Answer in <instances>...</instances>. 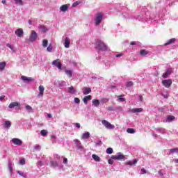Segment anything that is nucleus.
<instances>
[{"label": "nucleus", "mask_w": 178, "mask_h": 178, "mask_svg": "<svg viewBox=\"0 0 178 178\" xmlns=\"http://www.w3.org/2000/svg\"><path fill=\"white\" fill-rule=\"evenodd\" d=\"M40 134L41 136H42L43 137H45V136H47L48 134V131L43 129L40 131Z\"/></svg>", "instance_id": "39"}, {"label": "nucleus", "mask_w": 178, "mask_h": 178, "mask_svg": "<svg viewBox=\"0 0 178 178\" xmlns=\"http://www.w3.org/2000/svg\"><path fill=\"white\" fill-rule=\"evenodd\" d=\"M6 47H8V48H10V49H11V51H13V52H15V48L13 47V46H12V44L8 43L6 44Z\"/></svg>", "instance_id": "42"}, {"label": "nucleus", "mask_w": 178, "mask_h": 178, "mask_svg": "<svg viewBox=\"0 0 178 178\" xmlns=\"http://www.w3.org/2000/svg\"><path fill=\"white\" fill-rule=\"evenodd\" d=\"M34 149L35 151H40L41 150V147L40 146V145H37L34 147Z\"/></svg>", "instance_id": "46"}, {"label": "nucleus", "mask_w": 178, "mask_h": 178, "mask_svg": "<svg viewBox=\"0 0 178 178\" xmlns=\"http://www.w3.org/2000/svg\"><path fill=\"white\" fill-rule=\"evenodd\" d=\"M8 108H10V109H13V108H15V109L19 111L22 109V106L20 105V103L17 102H14L9 104Z\"/></svg>", "instance_id": "4"}, {"label": "nucleus", "mask_w": 178, "mask_h": 178, "mask_svg": "<svg viewBox=\"0 0 178 178\" xmlns=\"http://www.w3.org/2000/svg\"><path fill=\"white\" fill-rule=\"evenodd\" d=\"M124 95H120L117 97V101L118 102H124V101H126V99L123 97Z\"/></svg>", "instance_id": "26"}, {"label": "nucleus", "mask_w": 178, "mask_h": 178, "mask_svg": "<svg viewBox=\"0 0 178 178\" xmlns=\"http://www.w3.org/2000/svg\"><path fill=\"white\" fill-rule=\"evenodd\" d=\"M158 173H159V175H160V176H163V173H162V170H159V172H158Z\"/></svg>", "instance_id": "60"}, {"label": "nucleus", "mask_w": 178, "mask_h": 178, "mask_svg": "<svg viewBox=\"0 0 178 178\" xmlns=\"http://www.w3.org/2000/svg\"><path fill=\"white\" fill-rule=\"evenodd\" d=\"M102 124L107 130H113V129H115V126L111 124V122H108V120H102Z\"/></svg>", "instance_id": "2"}, {"label": "nucleus", "mask_w": 178, "mask_h": 178, "mask_svg": "<svg viewBox=\"0 0 178 178\" xmlns=\"http://www.w3.org/2000/svg\"><path fill=\"white\" fill-rule=\"evenodd\" d=\"M58 169H63V165H59L57 166Z\"/></svg>", "instance_id": "59"}, {"label": "nucleus", "mask_w": 178, "mask_h": 178, "mask_svg": "<svg viewBox=\"0 0 178 178\" xmlns=\"http://www.w3.org/2000/svg\"><path fill=\"white\" fill-rule=\"evenodd\" d=\"M140 112H143V108H130L128 111V113H140Z\"/></svg>", "instance_id": "12"}, {"label": "nucleus", "mask_w": 178, "mask_h": 178, "mask_svg": "<svg viewBox=\"0 0 178 178\" xmlns=\"http://www.w3.org/2000/svg\"><path fill=\"white\" fill-rule=\"evenodd\" d=\"M173 73V68L170 67L166 70L165 72L163 74V79H168L170 74Z\"/></svg>", "instance_id": "9"}, {"label": "nucleus", "mask_w": 178, "mask_h": 178, "mask_svg": "<svg viewBox=\"0 0 178 178\" xmlns=\"http://www.w3.org/2000/svg\"><path fill=\"white\" fill-rule=\"evenodd\" d=\"M38 164L40 165V166H42V161H38Z\"/></svg>", "instance_id": "62"}, {"label": "nucleus", "mask_w": 178, "mask_h": 178, "mask_svg": "<svg viewBox=\"0 0 178 178\" xmlns=\"http://www.w3.org/2000/svg\"><path fill=\"white\" fill-rule=\"evenodd\" d=\"M136 42H131L130 43L131 45H136Z\"/></svg>", "instance_id": "64"}, {"label": "nucleus", "mask_w": 178, "mask_h": 178, "mask_svg": "<svg viewBox=\"0 0 178 178\" xmlns=\"http://www.w3.org/2000/svg\"><path fill=\"white\" fill-rule=\"evenodd\" d=\"M82 92H83V95H87L91 92V88H87V87H83L82 88Z\"/></svg>", "instance_id": "17"}, {"label": "nucleus", "mask_w": 178, "mask_h": 178, "mask_svg": "<svg viewBox=\"0 0 178 178\" xmlns=\"http://www.w3.org/2000/svg\"><path fill=\"white\" fill-rule=\"evenodd\" d=\"M91 99H92V96L91 95H88L84 97V98L83 99V102L87 105L88 101H91Z\"/></svg>", "instance_id": "20"}, {"label": "nucleus", "mask_w": 178, "mask_h": 178, "mask_svg": "<svg viewBox=\"0 0 178 178\" xmlns=\"http://www.w3.org/2000/svg\"><path fill=\"white\" fill-rule=\"evenodd\" d=\"M127 87H131L133 86V82L132 81H129L127 83Z\"/></svg>", "instance_id": "51"}, {"label": "nucleus", "mask_w": 178, "mask_h": 178, "mask_svg": "<svg viewBox=\"0 0 178 178\" xmlns=\"http://www.w3.org/2000/svg\"><path fill=\"white\" fill-rule=\"evenodd\" d=\"M25 109L29 112V113H34V110H33V108L30 105H26Z\"/></svg>", "instance_id": "30"}, {"label": "nucleus", "mask_w": 178, "mask_h": 178, "mask_svg": "<svg viewBox=\"0 0 178 178\" xmlns=\"http://www.w3.org/2000/svg\"><path fill=\"white\" fill-rule=\"evenodd\" d=\"M51 65H53V66H56L60 70L62 69V64L60 63V60L59 59L52 61Z\"/></svg>", "instance_id": "11"}, {"label": "nucleus", "mask_w": 178, "mask_h": 178, "mask_svg": "<svg viewBox=\"0 0 178 178\" xmlns=\"http://www.w3.org/2000/svg\"><path fill=\"white\" fill-rule=\"evenodd\" d=\"M15 2L17 5H23V1L22 0H15Z\"/></svg>", "instance_id": "44"}, {"label": "nucleus", "mask_w": 178, "mask_h": 178, "mask_svg": "<svg viewBox=\"0 0 178 178\" xmlns=\"http://www.w3.org/2000/svg\"><path fill=\"white\" fill-rule=\"evenodd\" d=\"M147 173V170L145 168H142L140 170V175H145Z\"/></svg>", "instance_id": "50"}, {"label": "nucleus", "mask_w": 178, "mask_h": 178, "mask_svg": "<svg viewBox=\"0 0 178 178\" xmlns=\"http://www.w3.org/2000/svg\"><path fill=\"white\" fill-rule=\"evenodd\" d=\"M38 29L40 30L41 33H46L48 31V28H47L45 26H39Z\"/></svg>", "instance_id": "27"}, {"label": "nucleus", "mask_w": 178, "mask_h": 178, "mask_svg": "<svg viewBox=\"0 0 178 178\" xmlns=\"http://www.w3.org/2000/svg\"><path fill=\"white\" fill-rule=\"evenodd\" d=\"M106 154H113V149H112L111 147H108L106 149Z\"/></svg>", "instance_id": "41"}, {"label": "nucleus", "mask_w": 178, "mask_h": 178, "mask_svg": "<svg viewBox=\"0 0 178 178\" xmlns=\"http://www.w3.org/2000/svg\"><path fill=\"white\" fill-rule=\"evenodd\" d=\"M103 17L104 16L102 15V13H97L95 18V26H99V24H101V23L102 22Z\"/></svg>", "instance_id": "3"}, {"label": "nucleus", "mask_w": 178, "mask_h": 178, "mask_svg": "<svg viewBox=\"0 0 178 178\" xmlns=\"http://www.w3.org/2000/svg\"><path fill=\"white\" fill-rule=\"evenodd\" d=\"M74 143L77 149H79V151H83V145H81V142H80L79 139H74Z\"/></svg>", "instance_id": "10"}, {"label": "nucleus", "mask_w": 178, "mask_h": 178, "mask_svg": "<svg viewBox=\"0 0 178 178\" xmlns=\"http://www.w3.org/2000/svg\"><path fill=\"white\" fill-rule=\"evenodd\" d=\"M140 54L142 56H145L146 55H148V51H147L144 49H142V50H140Z\"/></svg>", "instance_id": "38"}, {"label": "nucleus", "mask_w": 178, "mask_h": 178, "mask_svg": "<svg viewBox=\"0 0 178 178\" xmlns=\"http://www.w3.org/2000/svg\"><path fill=\"white\" fill-rule=\"evenodd\" d=\"M21 79H22V80L25 81V83H30V81H34V79H33V78H31V77L29 78L26 76H22Z\"/></svg>", "instance_id": "19"}, {"label": "nucleus", "mask_w": 178, "mask_h": 178, "mask_svg": "<svg viewBox=\"0 0 178 178\" xmlns=\"http://www.w3.org/2000/svg\"><path fill=\"white\" fill-rule=\"evenodd\" d=\"M8 169L10 176H12L13 175V163H12L10 160L8 161Z\"/></svg>", "instance_id": "14"}, {"label": "nucleus", "mask_w": 178, "mask_h": 178, "mask_svg": "<svg viewBox=\"0 0 178 178\" xmlns=\"http://www.w3.org/2000/svg\"><path fill=\"white\" fill-rule=\"evenodd\" d=\"M126 158L122 152L117 153L116 155L111 156V159H115V161H122V159H124Z\"/></svg>", "instance_id": "5"}, {"label": "nucleus", "mask_w": 178, "mask_h": 178, "mask_svg": "<svg viewBox=\"0 0 178 178\" xmlns=\"http://www.w3.org/2000/svg\"><path fill=\"white\" fill-rule=\"evenodd\" d=\"M4 130H9L12 127V122L10 120H6L1 124Z\"/></svg>", "instance_id": "8"}, {"label": "nucleus", "mask_w": 178, "mask_h": 178, "mask_svg": "<svg viewBox=\"0 0 178 178\" xmlns=\"http://www.w3.org/2000/svg\"><path fill=\"white\" fill-rule=\"evenodd\" d=\"M122 55H123L122 54H117V55H115V57L120 58V56H122Z\"/></svg>", "instance_id": "61"}, {"label": "nucleus", "mask_w": 178, "mask_h": 178, "mask_svg": "<svg viewBox=\"0 0 178 178\" xmlns=\"http://www.w3.org/2000/svg\"><path fill=\"white\" fill-rule=\"evenodd\" d=\"M65 74L70 79L73 76V72L70 70H65Z\"/></svg>", "instance_id": "34"}, {"label": "nucleus", "mask_w": 178, "mask_h": 178, "mask_svg": "<svg viewBox=\"0 0 178 178\" xmlns=\"http://www.w3.org/2000/svg\"><path fill=\"white\" fill-rule=\"evenodd\" d=\"M75 127H77L78 129H80L81 126H80V123H75Z\"/></svg>", "instance_id": "57"}, {"label": "nucleus", "mask_w": 178, "mask_h": 178, "mask_svg": "<svg viewBox=\"0 0 178 178\" xmlns=\"http://www.w3.org/2000/svg\"><path fill=\"white\" fill-rule=\"evenodd\" d=\"M59 87H65L66 86V82L62 81L58 83Z\"/></svg>", "instance_id": "47"}, {"label": "nucleus", "mask_w": 178, "mask_h": 178, "mask_svg": "<svg viewBox=\"0 0 178 178\" xmlns=\"http://www.w3.org/2000/svg\"><path fill=\"white\" fill-rule=\"evenodd\" d=\"M19 163H21V165H26V161L24 159H21Z\"/></svg>", "instance_id": "53"}, {"label": "nucleus", "mask_w": 178, "mask_h": 178, "mask_svg": "<svg viewBox=\"0 0 178 178\" xmlns=\"http://www.w3.org/2000/svg\"><path fill=\"white\" fill-rule=\"evenodd\" d=\"M156 131H158L159 133H161L163 134L165 133V129L163 128H155Z\"/></svg>", "instance_id": "37"}, {"label": "nucleus", "mask_w": 178, "mask_h": 178, "mask_svg": "<svg viewBox=\"0 0 178 178\" xmlns=\"http://www.w3.org/2000/svg\"><path fill=\"white\" fill-rule=\"evenodd\" d=\"M42 47L44 48H47V47H48V40L47 39L43 40Z\"/></svg>", "instance_id": "40"}, {"label": "nucleus", "mask_w": 178, "mask_h": 178, "mask_svg": "<svg viewBox=\"0 0 178 178\" xmlns=\"http://www.w3.org/2000/svg\"><path fill=\"white\" fill-rule=\"evenodd\" d=\"M176 118L173 115H168L165 119L163 120V123H170V122L175 121Z\"/></svg>", "instance_id": "13"}, {"label": "nucleus", "mask_w": 178, "mask_h": 178, "mask_svg": "<svg viewBox=\"0 0 178 178\" xmlns=\"http://www.w3.org/2000/svg\"><path fill=\"white\" fill-rule=\"evenodd\" d=\"M107 111H109L110 112L115 111V107H113V106H110L107 108Z\"/></svg>", "instance_id": "45"}, {"label": "nucleus", "mask_w": 178, "mask_h": 178, "mask_svg": "<svg viewBox=\"0 0 178 178\" xmlns=\"http://www.w3.org/2000/svg\"><path fill=\"white\" fill-rule=\"evenodd\" d=\"M11 141L15 144V145H22L23 144V141L22 140L17 138H14L11 140Z\"/></svg>", "instance_id": "15"}, {"label": "nucleus", "mask_w": 178, "mask_h": 178, "mask_svg": "<svg viewBox=\"0 0 178 178\" xmlns=\"http://www.w3.org/2000/svg\"><path fill=\"white\" fill-rule=\"evenodd\" d=\"M70 45V39L69 38H66L64 42V46L65 48H69Z\"/></svg>", "instance_id": "24"}, {"label": "nucleus", "mask_w": 178, "mask_h": 178, "mask_svg": "<svg viewBox=\"0 0 178 178\" xmlns=\"http://www.w3.org/2000/svg\"><path fill=\"white\" fill-rule=\"evenodd\" d=\"M51 138H53L54 140H55V138H56V136H55L54 135H51Z\"/></svg>", "instance_id": "63"}, {"label": "nucleus", "mask_w": 178, "mask_h": 178, "mask_svg": "<svg viewBox=\"0 0 178 178\" xmlns=\"http://www.w3.org/2000/svg\"><path fill=\"white\" fill-rule=\"evenodd\" d=\"M15 34L17 36L22 38V36L24 34L23 31V29H18L15 31Z\"/></svg>", "instance_id": "18"}, {"label": "nucleus", "mask_w": 178, "mask_h": 178, "mask_svg": "<svg viewBox=\"0 0 178 178\" xmlns=\"http://www.w3.org/2000/svg\"><path fill=\"white\" fill-rule=\"evenodd\" d=\"M5 67H6V63L1 62L0 63V72H3V70H5Z\"/></svg>", "instance_id": "29"}, {"label": "nucleus", "mask_w": 178, "mask_h": 178, "mask_svg": "<svg viewBox=\"0 0 178 178\" xmlns=\"http://www.w3.org/2000/svg\"><path fill=\"white\" fill-rule=\"evenodd\" d=\"M92 105H94V106H95L96 108H98V106H99V100L93 99L92 101Z\"/></svg>", "instance_id": "33"}, {"label": "nucleus", "mask_w": 178, "mask_h": 178, "mask_svg": "<svg viewBox=\"0 0 178 178\" xmlns=\"http://www.w3.org/2000/svg\"><path fill=\"white\" fill-rule=\"evenodd\" d=\"M95 144H96V145H99V146H101V145H102V141H101V140H97Z\"/></svg>", "instance_id": "54"}, {"label": "nucleus", "mask_w": 178, "mask_h": 178, "mask_svg": "<svg viewBox=\"0 0 178 178\" xmlns=\"http://www.w3.org/2000/svg\"><path fill=\"white\" fill-rule=\"evenodd\" d=\"M68 92L69 94H72L73 95L76 94V89H74V87L71 86L68 88Z\"/></svg>", "instance_id": "23"}, {"label": "nucleus", "mask_w": 178, "mask_h": 178, "mask_svg": "<svg viewBox=\"0 0 178 178\" xmlns=\"http://www.w3.org/2000/svg\"><path fill=\"white\" fill-rule=\"evenodd\" d=\"M168 155H173V154H177V147L168 149Z\"/></svg>", "instance_id": "28"}, {"label": "nucleus", "mask_w": 178, "mask_h": 178, "mask_svg": "<svg viewBox=\"0 0 178 178\" xmlns=\"http://www.w3.org/2000/svg\"><path fill=\"white\" fill-rule=\"evenodd\" d=\"M176 42V38H172L168 41V42L164 44V47H166L168 45H170V44H175Z\"/></svg>", "instance_id": "25"}, {"label": "nucleus", "mask_w": 178, "mask_h": 178, "mask_svg": "<svg viewBox=\"0 0 178 178\" xmlns=\"http://www.w3.org/2000/svg\"><path fill=\"white\" fill-rule=\"evenodd\" d=\"M138 162V160L137 159H134L132 161H128L126 163V165H129V166H133V165H136Z\"/></svg>", "instance_id": "21"}, {"label": "nucleus", "mask_w": 178, "mask_h": 178, "mask_svg": "<svg viewBox=\"0 0 178 178\" xmlns=\"http://www.w3.org/2000/svg\"><path fill=\"white\" fill-rule=\"evenodd\" d=\"M63 163L66 164L67 163V158L65 157L63 161Z\"/></svg>", "instance_id": "56"}, {"label": "nucleus", "mask_w": 178, "mask_h": 178, "mask_svg": "<svg viewBox=\"0 0 178 178\" xmlns=\"http://www.w3.org/2000/svg\"><path fill=\"white\" fill-rule=\"evenodd\" d=\"M113 159H109L108 160V163H109V165H113Z\"/></svg>", "instance_id": "52"}, {"label": "nucleus", "mask_w": 178, "mask_h": 178, "mask_svg": "<svg viewBox=\"0 0 178 178\" xmlns=\"http://www.w3.org/2000/svg\"><path fill=\"white\" fill-rule=\"evenodd\" d=\"M37 38H38V34H37V32H35V31H32L29 36L30 42H34V41H36Z\"/></svg>", "instance_id": "6"}, {"label": "nucleus", "mask_w": 178, "mask_h": 178, "mask_svg": "<svg viewBox=\"0 0 178 178\" xmlns=\"http://www.w3.org/2000/svg\"><path fill=\"white\" fill-rule=\"evenodd\" d=\"M3 99H5V95L0 96V101H1V102H3Z\"/></svg>", "instance_id": "58"}, {"label": "nucleus", "mask_w": 178, "mask_h": 178, "mask_svg": "<svg viewBox=\"0 0 178 178\" xmlns=\"http://www.w3.org/2000/svg\"><path fill=\"white\" fill-rule=\"evenodd\" d=\"M127 132H128L129 134H134V133H136V129L133 128H128L127 129Z\"/></svg>", "instance_id": "35"}, {"label": "nucleus", "mask_w": 178, "mask_h": 178, "mask_svg": "<svg viewBox=\"0 0 178 178\" xmlns=\"http://www.w3.org/2000/svg\"><path fill=\"white\" fill-rule=\"evenodd\" d=\"M90 138V132L83 133L81 136V140H88Z\"/></svg>", "instance_id": "22"}, {"label": "nucleus", "mask_w": 178, "mask_h": 178, "mask_svg": "<svg viewBox=\"0 0 178 178\" xmlns=\"http://www.w3.org/2000/svg\"><path fill=\"white\" fill-rule=\"evenodd\" d=\"M47 52H52V44H50L47 48Z\"/></svg>", "instance_id": "43"}, {"label": "nucleus", "mask_w": 178, "mask_h": 178, "mask_svg": "<svg viewBox=\"0 0 178 178\" xmlns=\"http://www.w3.org/2000/svg\"><path fill=\"white\" fill-rule=\"evenodd\" d=\"M50 166H54V168H56L57 166H58V161H50Z\"/></svg>", "instance_id": "36"}, {"label": "nucleus", "mask_w": 178, "mask_h": 178, "mask_svg": "<svg viewBox=\"0 0 178 178\" xmlns=\"http://www.w3.org/2000/svg\"><path fill=\"white\" fill-rule=\"evenodd\" d=\"M95 45V48L98 49V51H108V46L101 40H97Z\"/></svg>", "instance_id": "1"}, {"label": "nucleus", "mask_w": 178, "mask_h": 178, "mask_svg": "<svg viewBox=\"0 0 178 178\" xmlns=\"http://www.w3.org/2000/svg\"><path fill=\"white\" fill-rule=\"evenodd\" d=\"M40 92L38 94V98H42L44 97V86L40 85L39 86Z\"/></svg>", "instance_id": "16"}, {"label": "nucleus", "mask_w": 178, "mask_h": 178, "mask_svg": "<svg viewBox=\"0 0 178 178\" xmlns=\"http://www.w3.org/2000/svg\"><path fill=\"white\" fill-rule=\"evenodd\" d=\"M92 158L95 161V162H100L101 161V158L97 154H92Z\"/></svg>", "instance_id": "32"}, {"label": "nucleus", "mask_w": 178, "mask_h": 178, "mask_svg": "<svg viewBox=\"0 0 178 178\" xmlns=\"http://www.w3.org/2000/svg\"><path fill=\"white\" fill-rule=\"evenodd\" d=\"M18 175H19V176H22V177L26 178V175H24V173L23 172L21 171H17Z\"/></svg>", "instance_id": "48"}, {"label": "nucleus", "mask_w": 178, "mask_h": 178, "mask_svg": "<svg viewBox=\"0 0 178 178\" xmlns=\"http://www.w3.org/2000/svg\"><path fill=\"white\" fill-rule=\"evenodd\" d=\"M80 3H79V1H76L72 4V7L73 8H76V6H77V5H79Z\"/></svg>", "instance_id": "55"}, {"label": "nucleus", "mask_w": 178, "mask_h": 178, "mask_svg": "<svg viewBox=\"0 0 178 178\" xmlns=\"http://www.w3.org/2000/svg\"><path fill=\"white\" fill-rule=\"evenodd\" d=\"M69 9V7H67V5L64 4L60 7V12H66Z\"/></svg>", "instance_id": "31"}, {"label": "nucleus", "mask_w": 178, "mask_h": 178, "mask_svg": "<svg viewBox=\"0 0 178 178\" xmlns=\"http://www.w3.org/2000/svg\"><path fill=\"white\" fill-rule=\"evenodd\" d=\"M74 102H75V104H80V99H79L78 97H75L74 99Z\"/></svg>", "instance_id": "49"}, {"label": "nucleus", "mask_w": 178, "mask_h": 178, "mask_svg": "<svg viewBox=\"0 0 178 178\" xmlns=\"http://www.w3.org/2000/svg\"><path fill=\"white\" fill-rule=\"evenodd\" d=\"M162 85L165 87V88H170L172 86V79H165L162 81Z\"/></svg>", "instance_id": "7"}]
</instances>
